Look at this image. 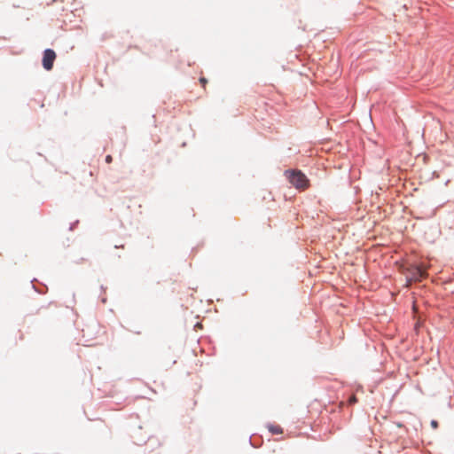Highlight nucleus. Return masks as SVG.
Instances as JSON below:
<instances>
[{"instance_id":"1","label":"nucleus","mask_w":454,"mask_h":454,"mask_svg":"<svg viewBox=\"0 0 454 454\" xmlns=\"http://www.w3.org/2000/svg\"><path fill=\"white\" fill-rule=\"evenodd\" d=\"M288 182L297 190L304 191L309 186V180L298 169H287L284 173Z\"/></svg>"},{"instance_id":"2","label":"nucleus","mask_w":454,"mask_h":454,"mask_svg":"<svg viewBox=\"0 0 454 454\" xmlns=\"http://www.w3.org/2000/svg\"><path fill=\"white\" fill-rule=\"evenodd\" d=\"M402 273L405 276L407 281H420L427 276L426 270L419 265H403L402 266Z\"/></svg>"},{"instance_id":"3","label":"nucleus","mask_w":454,"mask_h":454,"mask_svg":"<svg viewBox=\"0 0 454 454\" xmlns=\"http://www.w3.org/2000/svg\"><path fill=\"white\" fill-rule=\"evenodd\" d=\"M305 431L300 432V434H305L309 438H312L314 440H324V437L328 432V427H303ZM331 433V431H329Z\"/></svg>"},{"instance_id":"4","label":"nucleus","mask_w":454,"mask_h":454,"mask_svg":"<svg viewBox=\"0 0 454 454\" xmlns=\"http://www.w3.org/2000/svg\"><path fill=\"white\" fill-rule=\"evenodd\" d=\"M56 54L53 50L48 49L43 53V66L46 70H51L53 67V63Z\"/></svg>"},{"instance_id":"5","label":"nucleus","mask_w":454,"mask_h":454,"mask_svg":"<svg viewBox=\"0 0 454 454\" xmlns=\"http://www.w3.org/2000/svg\"><path fill=\"white\" fill-rule=\"evenodd\" d=\"M257 439L260 440V437H257L255 434H252L249 437L250 444L254 448H257L261 445V441L256 442Z\"/></svg>"},{"instance_id":"6","label":"nucleus","mask_w":454,"mask_h":454,"mask_svg":"<svg viewBox=\"0 0 454 454\" xmlns=\"http://www.w3.org/2000/svg\"><path fill=\"white\" fill-rule=\"evenodd\" d=\"M267 428H268L269 434H270L271 435L280 434L284 433L283 427H267Z\"/></svg>"},{"instance_id":"7","label":"nucleus","mask_w":454,"mask_h":454,"mask_svg":"<svg viewBox=\"0 0 454 454\" xmlns=\"http://www.w3.org/2000/svg\"><path fill=\"white\" fill-rule=\"evenodd\" d=\"M200 84L202 85V87H203V88H205V86H206V84H207V80L206 78H204V77H201V78L200 79Z\"/></svg>"},{"instance_id":"8","label":"nucleus","mask_w":454,"mask_h":454,"mask_svg":"<svg viewBox=\"0 0 454 454\" xmlns=\"http://www.w3.org/2000/svg\"><path fill=\"white\" fill-rule=\"evenodd\" d=\"M356 401H357V400H356V396H355V395H352V396H350V398H349V400H348V403H349L350 404H352V403H356Z\"/></svg>"},{"instance_id":"9","label":"nucleus","mask_w":454,"mask_h":454,"mask_svg":"<svg viewBox=\"0 0 454 454\" xmlns=\"http://www.w3.org/2000/svg\"><path fill=\"white\" fill-rule=\"evenodd\" d=\"M106 163H111L113 161V157L111 155H107L106 157Z\"/></svg>"},{"instance_id":"10","label":"nucleus","mask_w":454,"mask_h":454,"mask_svg":"<svg viewBox=\"0 0 454 454\" xmlns=\"http://www.w3.org/2000/svg\"><path fill=\"white\" fill-rule=\"evenodd\" d=\"M431 426H433V427L437 426V422H436V421H434V420H433V421L431 422Z\"/></svg>"}]
</instances>
